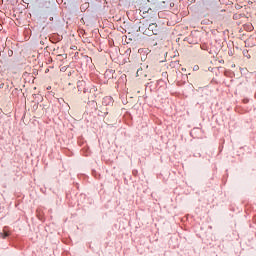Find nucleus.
Here are the masks:
<instances>
[{
  "mask_svg": "<svg viewBox=\"0 0 256 256\" xmlns=\"http://www.w3.org/2000/svg\"><path fill=\"white\" fill-rule=\"evenodd\" d=\"M148 31H151L153 35H157L159 33V26H157V23H152L148 26Z\"/></svg>",
  "mask_w": 256,
  "mask_h": 256,
  "instance_id": "obj_1",
  "label": "nucleus"
},
{
  "mask_svg": "<svg viewBox=\"0 0 256 256\" xmlns=\"http://www.w3.org/2000/svg\"><path fill=\"white\" fill-rule=\"evenodd\" d=\"M0 237H2V239H5L6 237H9V232L7 231H3V232H0Z\"/></svg>",
  "mask_w": 256,
  "mask_h": 256,
  "instance_id": "obj_2",
  "label": "nucleus"
},
{
  "mask_svg": "<svg viewBox=\"0 0 256 256\" xmlns=\"http://www.w3.org/2000/svg\"><path fill=\"white\" fill-rule=\"evenodd\" d=\"M141 11H143V13H149V10H145V8H142V10Z\"/></svg>",
  "mask_w": 256,
  "mask_h": 256,
  "instance_id": "obj_3",
  "label": "nucleus"
}]
</instances>
